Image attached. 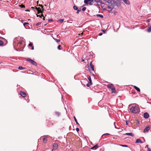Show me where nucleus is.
I'll use <instances>...</instances> for the list:
<instances>
[{
	"instance_id": "1",
	"label": "nucleus",
	"mask_w": 151,
	"mask_h": 151,
	"mask_svg": "<svg viewBox=\"0 0 151 151\" xmlns=\"http://www.w3.org/2000/svg\"><path fill=\"white\" fill-rule=\"evenodd\" d=\"M139 110L138 106H132L130 109L131 112L134 113H138L140 111Z\"/></svg>"
},
{
	"instance_id": "2",
	"label": "nucleus",
	"mask_w": 151,
	"mask_h": 151,
	"mask_svg": "<svg viewBox=\"0 0 151 151\" xmlns=\"http://www.w3.org/2000/svg\"><path fill=\"white\" fill-rule=\"evenodd\" d=\"M108 88L110 89L111 90V93H115L116 92V89L114 86L112 84H108L107 85Z\"/></svg>"
},
{
	"instance_id": "3",
	"label": "nucleus",
	"mask_w": 151,
	"mask_h": 151,
	"mask_svg": "<svg viewBox=\"0 0 151 151\" xmlns=\"http://www.w3.org/2000/svg\"><path fill=\"white\" fill-rule=\"evenodd\" d=\"M27 61L29 62L32 65L36 66L37 65V63L33 60L28 58L27 59Z\"/></svg>"
},
{
	"instance_id": "4",
	"label": "nucleus",
	"mask_w": 151,
	"mask_h": 151,
	"mask_svg": "<svg viewBox=\"0 0 151 151\" xmlns=\"http://www.w3.org/2000/svg\"><path fill=\"white\" fill-rule=\"evenodd\" d=\"M150 127L149 126H147L146 127L145 129L143 132H147L148 131V130L150 129Z\"/></svg>"
},
{
	"instance_id": "5",
	"label": "nucleus",
	"mask_w": 151,
	"mask_h": 151,
	"mask_svg": "<svg viewBox=\"0 0 151 151\" xmlns=\"http://www.w3.org/2000/svg\"><path fill=\"white\" fill-rule=\"evenodd\" d=\"M20 94L23 97H24L26 96V93L22 91H20Z\"/></svg>"
},
{
	"instance_id": "6",
	"label": "nucleus",
	"mask_w": 151,
	"mask_h": 151,
	"mask_svg": "<svg viewBox=\"0 0 151 151\" xmlns=\"http://www.w3.org/2000/svg\"><path fill=\"white\" fill-rule=\"evenodd\" d=\"M89 66L90 68L92 69V70L94 71V66L93 65L92 62H90L89 64Z\"/></svg>"
},
{
	"instance_id": "7",
	"label": "nucleus",
	"mask_w": 151,
	"mask_h": 151,
	"mask_svg": "<svg viewBox=\"0 0 151 151\" xmlns=\"http://www.w3.org/2000/svg\"><path fill=\"white\" fill-rule=\"evenodd\" d=\"M36 9L38 12V14H39L40 13H42V11L41 10V9L40 8H37L36 7Z\"/></svg>"
},
{
	"instance_id": "8",
	"label": "nucleus",
	"mask_w": 151,
	"mask_h": 151,
	"mask_svg": "<svg viewBox=\"0 0 151 151\" xmlns=\"http://www.w3.org/2000/svg\"><path fill=\"white\" fill-rule=\"evenodd\" d=\"M53 147L54 149L56 150L58 147V145L56 143H54L53 145Z\"/></svg>"
},
{
	"instance_id": "9",
	"label": "nucleus",
	"mask_w": 151,
	"mask_h": 151,
	"mask_svg": "<svg viewBox=\"0 0 151 151\" xmlns=\"http://www.w3.org/2000/svg\"><path fill=\"white\" fill-rule=\"evenodd\" d=\"M99 147V146L98 144H97L95 145L91 148V149L96 150L97 148Z\"/></svg>"
},
{
	"instance_id": "10",
	"label": "nucleus",
	"mask_w": 151,
	"mask_h": 151,
	"mask_svg": "<svg viewBox=\"0 0 151 151\" xmlns=\"http://www.w3.org/2000/svg\"><path fill=\"white\" fill-rule=\"evenodd\" d=\"M144 116L145 118H147L149 117V114L145 112L144 114Z\"/></svg>"
},
{
	"instance_id": "11",
	"label": "nucleus",
	"mask_w": 151,
	"mask_h": 151,
	"mask_svg": "<svg viewBox=\"0 0 151 151\" xmlns=\"http://www.w3.org/2000/svg\"><path fill=\"white\" fill-rule=\"evenodd\" d=\"M136 143H142V141L140 139H136Z\"/></svg>"
},
{
	"instance_id": "12",
	"label": "nucleus",
	"mask_w": 151,
	"mask_h": 151,
	"mask_svg": "<svg viewBox=\"0 0 151 151\" xmlns=\"http://www.w3.org/2000/svg\"><path fill=\"white\" fill-rule=\"evenodd\" d=\"M124 134L127 135L131 136L132 137H133L134 136V134L132 133H125Z\"/></svg>"
},
{
	"instance_id": "13",
	"label": "nucleus",
	"mask_w": 151,
	"mask_h": 151,
	"mask_svg": "<svg viewBox=\"0 0 151 151\" xmlns=\"http://www.w3.org/2000/svg\"><path fill=\"white\" fill-rule=\"evenodd\" d=\"M123 1L126 4L129 5L130 4V2L128 0H123Z\"/></svg>"
},
{
	"instance_id": "14",
	"label": "nucleus",
	"mask_w": 151,
	"mask_h": 151,
	"mask_svg": "<svg viewBox=\"0 0 151 151\" xmlns=\"http://www.w3.org/2000/svg\"><path fill=\"white\" fill-rule=\"evenodd\" d=\"M134 88L136 89L137 90V91L139 92H140V89L137 87V86H134Z\"/></svg>"
},
{
	"instance_id": "15",
	"label": "nucleus",
	"mask_w": 151,
	"mask_h": 151,
	"mask_svg": "<svg viewBox=\"0 0 151 151\" xmlns=\"http://www.w3.org/2000/svg\"><path fill=\"white\" fill-rule=\"evenodd\" d=\"M147 31L148 32H151V25L147 29Z\"/></svg>"
},
{
	"instance_id": "16",
	"label": "nucleus",
	"mask_w": 151,
	"mask_h": 151,
	"mask_svg": "<svg viewBox=\"0 0 151 151\" xmlns=\"http://www.w3.org/2000/svg\"><path fill=\"white\" fill-rule=\"evenodd\" d=\"M91 0H84V2L85 3L88 4L89 1H90Z\"/></svg>"
},
{
	"instance_id": "17",
	"label": "nucleus",
	"mask_w": 151,
	"mask_h": 151,
	"mask_svg": "<svg viewBox=\"0 0 151 151\" xmlns=\"http://www.w3.org/2000/svg\"><path fill=\"white\" fill-rule=\"evenodd\" d=\"M88 79L89 80V82H90V83H91L92 82V81L91 79V77L90 76H89V77H88Z\"/></svg>"
},
{
	"instance_id": "18",
	"label": "nucleus",
	"mask_w": 151,
	"mask_h": 151,
	"mask_svg": "<svg viewBox=\"0 0 151 151\" xmlns=\"http://www.w3.org/2000/svg\"><path fill=\"white\" fill-rule=\"evenodd\" d=\"M92 83H90V82H88V83L86 85H87V86L88 87H89V86H90V85H92Z\"/></svg>"
},
{
	"instance_id": "19",
	"label": "nucleus",
	"mask_w": 151,
	"mask_h": 151,
	"mask_svg": "<svg viewBox=\"0 0 151 151\" xmlns=\"http://www.w3.org/2000/svg\"><path fill=\"white\" fill-rule=\"evenodd\" d=\"M92 83H90V82H88V83L86 85H87V86L88 87H89V86H90V85H92Z\"/></svg>"
},
{
	"instance_id": "20",
	"label": "nucleus",
	"mask_w": 151,
	"mask_h": 151,
	"mask_svg": "<svg viewBox=\"0 0 151 151\" xmlns=\"http://www.w3.org/2000/svg\"><path fill=\"white\" fill-rule=\"evenodd\" d=\"M92 83H90V82H88V83L86 85H87V86L88 87H89V86H90V85H92Z\"/></svg>"
},
{
	"instance_id": "21",
	"label": "nucleus",
	"mask_w": 151,
	"mask_h": 151,
	"mask_svg": "<svg viewBox=\"0 0 151 151\" xmlns=\"http://www.w3.org/2000/svg\"><path fill=\"white\" fill-rule=\"evenodd\" d=\"M96 16L98 17H100L101 18H103V16L102 15H100L99 14H98L96 15Z\"/></svg>"
},
{
	"instance_id": "22",
	"label": "nucleus",
	"mask_w": 151,
	"mask_h": 151,
	"mask_svg": "<svg viewBox=\"0 0 151 151\" xmlns=\"http://www.w3.org/2000/svg\"><path fill=\"white\" fill-rule=\"evenodd\" d=\"M43 140L44 142H45V141H46L47 140V136H45V137L43 139Z\"/></svg>"
},
{
	"instance_id": "23",
	"label": "nucleus",
	"mask_w": 151,
	"mask_h": 151,
	"mask_svg": "<svg viewBox=\"0 0 151 151\" xmlns=\"http://www.w3.org/2000/svg\"><path fill=\"white\" fill-rule=\"evenodd\" d=\"M18 69H19L20 70H22V69H24L25 68H23V67H22L21 66H20L19 67Z\"/></svg>"
},
{
	"instance_id": "24",
	"label": "nucleus",
	"mask_w": 151,
	"mask_h": 151,
	"mask_svg": "<svg viewBox=\"0 0 151 151\" xmlns=\"http://www.w3.org/2000/svg\"><path fill=\"white\" fill-rule=\"evenodd\" d=\"M74 119L75 121V122H76V124H77L79 125V124L78 123V122L77 121V120L75 116H74Z\"/></svg>"
},
{
	"instance_id": "25",
	"label": "nucleus",
	"mask_w": 151,
	"mask_h": 151,
	"mask_svg": "<svg viewBox=\"0 0 151 151\" xmlns=\"http://www.w3.org/2000/svg\"><path fill=\"white\" fill-rule=\"evenodd\" d=\"M73 8L75 10H77L78 9V8H77V7L76 6H73Z\"/></svg>"
},
{
	"instance_id": "26",
	"label": "nucleus",
	"mask_w": 151,
	"mask_h": 151,
	"mask_svg": "<svg viewBox=\"0 0 151 151\" xmlns=\"http://www.w3.org/2000/svg\"><path fill=\"white\" fill-rule=\"evenodd\" d=\"M4 43L1 40H0V46L2 45Z\"/></svg>"
},
{
	"instance_id": "27",
	"label": "nucleus",
	"mask_w": 151,
	"mask_h": 151,
	"mask_svg": "<svg viewBox=\"0 0 151 151\" xmlns=\"http://www.w3.org/2000/svg\"><path fill=\"white\" fill-rule=\"evenodd\" d=\"M53 39L55 40L56 42H58L60 41V40L59 39H55L54 38Z\"/></svg>"
},
{
	"instance_id": "28",
	"label": "nucleus",
	"mask_w": 151,
	"mask_h": 151,
	"mask_svg": "<svg viewBox=\"0 0 151 151\" xmlns=\"http://www.w3.org/2000/svg\"><path fill=\"white\" fill-rule=\"evenodd\" d=\"M55 114L58 116H59L60 115V112H55Z\"/></svg>"
},
{
	"instance_id": "29",
	"label": "nucleus",
	"mask_w": 151,
	"mask_h": 151,
	"mask_svg": "<svg viewBox=\"0 0 151 151\" xmlns=\"http://www.w3.org/2000/svg\"><path fill=\"white\" fill-rule=\"evenodd\" d=\"M20 6L22 8H24L25 7L24 5L23 4H21L20 5Z\"/></svg>"
},
{
	"instance_id": "30",
	"label": "nucleus",
	"mask_w": 151,
	"mask_h": 151,
	"mask_svg": "<svg viewBox=\"0 0 151 151\" xmlns=\"http://www.w3.org/2000/svg\"><path fill=\"white\" fill-rule=\"evenodd\" d=\"M86 9V7H83L82 9V11H85Z\"/></svg>"
},
{
	"instance_id": "31",
	"label": "nucleus",
	"mask_w": 151,
	"mask_h": 151,
	"mask_svg": "<svg viewBox=\"0 0 151 151\" xmlns=\"http://www.w3.org/2000/svg\"><path fill=\"white\" fill-rule=\"evenodd\" d=\"M29 24V23L27 22H24L23 24V25L24 26H25L26 25H28Z\"/></svg>"
},
{
	"instance_id": "32",
	"label": "nucleus",
	"mask_w": 151,
	"mask_h": 151,
	"mask_svg": "<svg viewBox=\"0 0 151 151\" xmlns=\"http://www.w3.org/2000/svg\"><path fill=\"white\" fill-rule=\"evenodd\" d=\"M41 24V22L37 23L36 24V26H39V25H40Z\"/></svg>"
},
{
	"instance_id": "33",
	"label": "nucleus",
	"mask_w": 151,
	"mask_h": 151,
	"mask_svg": "<svg viewBox=\"0 0 151 151\" xmlns=\"http://www.w3.org/2000/svg\"><path fill=\"white\" fill-rule=\"evenodd\" d=\"M58 21L61 22H62L63 21V19H60L58 20Z\"/></svg>"
},
{
	"instance_id": "34",
	"label": "nucleus",
	"mask_w": 151,
	"mask_h": 151,
	"mask_svg": "<svg viewBox=\"0 0 151 151\" xmlns=\"http://www.w3.org/2000/svg\"><path fill=\"white\" fill-rule=\"evenodd\" d=\"M61 47V45H59L58 47V49L59 50H61V49H60V47Z\"/></svg>"
},
{
	"instance_id": "35",
	"label": "nucleus",
	"mask_w": 151,
	"mask_h": 151,
	"mask_svg": "<svg viewBox=\"0 0 151 151\" xmlns=\"http://www.w3.org/2000/svg\"><path fill=\"white\" fill-rule=\"evenodd\" d=\"M29 47H32V44L30 42L29 44Z\"/></svg>"
},
{
	"instance_id": "36",
	"label": "nucleus",
	"mask_w": 151,
	"mask_h": 151,
	"mask_svg": "<svg viewBox=\"0 0 151 151\" xmlns=\"http://www.w3.org/2000/svg\"><path fill=\"white\" fill-rule=\"evenodd\" d=\"M120 145V146H121L122 147H128V146L127 145Z\"/></svg>"
},
{
	"instance_id": "37",
	"label": "nucleus",
	"mask_w": 151,
	"mask_h": 151,
	"mask_svg": "<svg viewBox=\"0 0 151 151\" xmlns=\"http://www.w3.org/2000/svg\"><path fill=\"white\" fill-rule=\"evenodd\" d=\"M37 17H41V18L42 17V14H41V15H37Z\"/></svg>"
},
{
	"instance_id": "38",
	"label": "nucleus",
	"mask_w": 151,
	"mask_h": 151,
	"mask_svg": "<svg viewBox=\"0 0 151 151\" xmlns=\"http://www.w3.org/2000/svg\"><path fill=\"white\" fill-rule=\"evenodd\" d=\"M39 6H40V7H41V8L43 10V6L42 5L40 4L39 5Z\"/></svg>"
},
{
	"instance_id": "39",
	"label": "nucleus",
	"mask_w": 151,
	"mask_h": 151,
	"mask_svg": "<svg viewBox=\"0 0 151 151\" xmlns=\"http://www.w3.org/2000/svg\"><path fill=\"white\" fill-rule=\"evenodd\" d=\"M77 10V11L76 12V13L77 14H78L79 13V12L81 11L80 10H78V9Z\"/></svg>"
},
{
	"instance_id": "40",
	"label": "nucleus",
	"mask_w": 151,
	"mask_h": 151,
	"mask_svg": "<svg viewBox=\"0 0 151 151\" xmlns=\"http://www.w3.org/2000/svg\"><path fill=\"white\" fill-rule=\"evenodd\" d=\"M22 41H20L18 43V44H22Z\"/></svg>"
},
{
	"instance_id": "41",
	"label": "nucleus",
	"mask_w": 151,
	"mask_h": 151,
	"mask_svg": "<svg viewBox=\"0 0 151 151\" xmlns=\"http://www.w3.org/2000/svg\"><path fill=\"white\" fill-rule=\"evenodd\" d=\"M102 35V32H100V33L99 34V36H101Z\"/></svg>"
},
{
	"instance_id": "42",
	"label": "nucleus",
	"mask_w": 151,
	"mask_h": 151,
	"mask_svg": "<svg viewBox=\"0 0 151 151\" xmlns=\"http://www.w3.org/2000/svg\"><path fill=\"white\" fill-rule=\"evenodd\" d=\"M42 16L43 17V20H45V17L43 16V15L42 14Z\"/></svg>"
},
{
	"instance_id": "43",
	"label": "nucleus",
	"mask_w": 151,
	"mask_h": 151,
	"mask_svg": "<svg viewBox=\"0 0 151 151\" xmlns=\"http://www.w3.org/2000/svg\"><path fill=\"white\" fill-rule=\"evenodd\" d=\"M76 130L77 131V132H78L79 131V129L78 128H76Z\"/></svg>"
},
{
	"instance_id": "44",
	"label": "nucleus",
	"mask_w": 151,
	"mask_h": 151,
	"mask_svg": "<svg viewBox=\"0 0 151 151\" xmlns=\"http://www.w3.org/2000/svg\"><path fill=\"white\" fill-rule=\"evenodd\" d=\"M36 6H35L34 7H31V8L32 9H36Z\"/></svg>"
},
{
	"instance_id": "45",
	"label": "nucleus",
	"mask_w": 151,
	"mask_h": 151,
	"mask_svg": "<svg viewBox=\"0 0 151 151\" xmlns=\"http://www.w3.org/2000/svg\"><path fill=\"white\" fill-rule=\"evenodd\" d=\"M147 151H151V150L150 148H148Z\"/></svg>"
},
{
	"instance_id": "46",
	"label": "nucleus",
	"mask_w": 151,
	"mask_h": 151,
	"mask_svg": "<svg viewBox=\"0 0 151 151\" xmlns=\"http://www.w3.org/2000/svg\"><path fill=\"white\" fill-rule=\"evenodd\" d=\"M109 135V134H108V133L105 134H104L103 135V136H104V135Z\"/></svg>"
},
{
	"instance_id": "47",
	"label": "nucleus",
	"mask_w": 151,
	"mask_h": 151,
	"mask_svg": "<svg viewBox=\"0 0 151 151\" xmlns=\"http://www.w3.org/2000/svg\"><path fill=\"white\" fill-rule=\"evenodd\" d=\"M34 49V47L33 46L32 47V50H33Z\"/></svg>"
},
{
	"instance_id": "48",
	"label": "nucleus",
	"mask_w": 151,
	"mask_h": 151,
	"mask_svg": "<svg viewBox=\"0 0 151 151\" xmlns=\"http://www.w3.org/2000/svg\"><path fill=\"white\" fill-rule=\"evenodd\" d=\"M146 147L147 148H149L148 147V145H147L146 146Z\"/></svg>"
},
{
	"instance_id": "49",
	"label": "nucleus",
	"mask_w": 151,
	"mask_h": 151,
	"mask_svg": "<svg viewBox=\"0 0 151 151\" xmlns=\"http://www.w3.org/2000/svg\"><path fill=\"white\" fill-rule=\"evenodd\" d=\"M84 61V60L83 59H82V61L83 62Z\"/></svg>"
},
{
	"instance_id": "50",
	"label": "nucleus",
	"mask_w": 151,
	"mask_h": 151,
	"mask_svg": "<svg viewBox=\"0 0 151 151\" xmlns=\"http://www.w3.org/2000/svg\"><path fill=\"white\" fill-rule=\"evenodd\" d=\"M50 20L52 21H53V20L52 19H50Z\"/></svg>"
},
{
	"instance_id": "51",
	"label": "nucleus",
	"mask_w": 151,
	"mask_h": 151,
	"mask_svg": "<svg viewBox=\"0 0 151 151\" xmlns=\"http://www.w3.org/2000/svg\"><path fill=\"white\" fill-rule=\"evenodd\" d=\"M102 31L104 32H105V31L102 30Z\"/></svg>"
},
{
	"instance_id": "52",
	"label": "nucleus",
	"mask_w": 151,
	"mask_h": 151,
	"mask_svg": "<svg viewBox=\"0 0 151 151\" xmlns=\"http://www.w3.org/2000/svg\"><path fill=\"white\" fill-rule=\"evenodd\" d=\"M126 124L127 125V122H126Z\"/></svg>"
},
{
	"instance_id": "53",
	"label": "nucleus",
	"mask_w": 151,
	"mask_h": 151,
	"mask_svg": "<svg viewBox=\"0 0 151 151\" xmlns=\"http://www.w3.org/2000/svg\"><path fill=\"white\" fill-rule=\"evenodd\" d=\"M37 4H38V1H37Z\"/></svg>"
},
{
	"instance_id": "54",
	"label": "nucleus",
	"mask_w": 151,
	"mask_h": 151,
	"mask_svg": "<svg viewBox=\"0 0 151 151\" xmlns=\"http://www.w3.org/2000/svg\"><path fill=\"white\" fill-rule=\"evenodd\" d=\"M16 50L17 51H18V50H17V49H16Z\"/></svg>"
},
{
	"instance_id": "55",
	"label": "nucleus",
	"mask_w": 151,
	"mask_h": 151,
	"mask_svg": "<svg viewBox=\"0 0 151 151\" xmlns=\"http://www.w3.org/2000/svg\"><path fill=\"white\" fill-rule=\"evenodd\" d=\"M65 109H66V108H65Z\"/></svg>"
}]
</instances>
